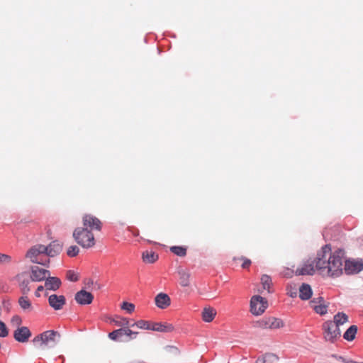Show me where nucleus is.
Wrapping results in <instances>:
<instances>
[{
	"mask_svg": "<svg viewBox=\"0 0 363 363\" xmlns=\"http://www.w3.org/2000/svg\"><path fill=\"white\" fill-rule=\"evenodd\" d=\"M157 325V323L150 322V326H149L150 328L148 330H152V331H156Z\"/></svg>",
	"mask_w": 363,
	"mask_h": 363,
	"instance_id": "37998d69",
	"label": "nucleus"
},
{
	"mask_svg": "<svg viewBox=\"0 0 363 363\" xmlns=\"http://www.w3.org/2000/svg\"><path fill=\"white\" fill-rule=\"evenodd\" d=\"M50 275V271L40 268L38 266H33L30 268V279L33 281L45 280Z\"/></svg>",
	"mask_w": 363,
	"mask_h": 363,
	"instance_id": "1a4fd4ad",
	"label": "nucleus"
},
{
	"mask_svg": "<svg viewBox=\"0 0 363 363\" xmlns=\"http://www.w3.org/2000/svg\"><path fill=\"white\" fill-rule=\"evenodd\" d=\"M67 277L68 280L71 281H77L78 280L77 274L73 271H68L67 273Z\"/></svg>",
	"mask_w": 363,
	"mask_h": 363,
	"instance_id": "4c0bfd02",
	"label": "nucleus"
},
{
	"mask_svg": "<svg viewBox=\"0 0 363 363\" xmlns=\"http://www.w3.org/2000/svg\"><path fill=\"white\" fill-rule=\"evenodd\" d=\"M345 272L347 274H357L363 269L362 260H345Z\"/></svg>",
	"mask_w": 363,
	"mask_h": 363,
	"instance_id": "6e6552de",
	"label": "nucleus"
},
{
	"mask_svg": "<svg viewBox=\"0 0 363 363\" xmlns=\"http://www.w3.org/2000/svg\"><path fill=\"white\" fill-rule=\"evenodd\" d=\"M174 330L172 324L168 323H157L156 331L160 333H171Z\"/></svg>",
	"mask_w": 363,
	"mask_h": 363,
	"instance_id": "393cba45",
	"label": "nucleus"
},
{
	"mask_svg": "<svg viewBox=\"0 0 363 363\" xmlns=\"http://www.w3.org/2000/svg\"><path fill=\"white\" fill-rule=\"evenodd\" d=\"M156 306L161 309L167 308L171 303L169 296L164 293L158 294L155 298Z\"/></svg>",
	"mask_w": 363,
	"mask_h": 363,
	"instance_id": "f3484780",
	"label": "nucleus"
},
{
	"mask_svg": "<svg viewBox=\"0 0 363 363\" xmlns=\"http://www.w3.org/2000/svg\"><path fill=\"white\" fill-rule=\"evenodd\" d=\"M312 289L309 284H302L299 288V297L302 300H308L312 296Z\"/></svg>",
	"mask_w": 363,
	"mask_h": 363,
	"instance_id": "6ab92c4d",
	"label": "nucleus"
},
{
	"mask_svg": "<svg viewBox=\"0 0 363 363\" xmlns=\"http://www.w3.org/2000/svg\"><path fill=\"white\" fill-rule=\"evenodd\" d=\"M45 245L38 244L31 247L26 252V257L35 264L48 266L50 259L46 257Z\"/></svg>",
	"mask_w": 363,
	"mask_h": 363,
	"instance_id": "7ed1b4c3",
	"label": "nucleus"
},
{
	"mask_svg": "<svg viewBox=\"0 0 363 363\" xmlns=\"http://www.w3.org/2000/svg\"><path fill=\"white\" fill-rule=\"evenodd\" d=\"M180 284L182 286H188L189 285V277L190 274L189 272L184 270H180L179 272Z\"/></svg>",
	"mask_w": 363,
	"mask_h": 363,
	"instance_id": "bb28decb",
	"label": "nucleus"
},
{
	"mask_svg": "<svg viewBox=\"0 0 363 363\" xmlns=\"http://www.w3.org/2000/svg\"><path fill=\"white\" fill-rule=\"evenodd\" d=\"M357 332V326L352 325L345 331L343 335V337L347 341H352L355 338Z\"/></svg>",
	"mask_w": 363,
	"mask_h": 363,
	"instance_id": "b1692460",
	"label": "nucleus"
},
{
	"mask_svg": "<svg viewBox=\"0 0 363 363\" xmlns=\"http://www.w3.org/2000/svg\"><path fill=\"white\" fill-rule=\"evenodd\" d=\"M83 224L84 228H89L90 230H101V221L96 217H94L90 215H86L83 217Z\"/></svg>",
	"mask_w": 363,
	"mask_h": 363,
	"instance_id": "9b49d317",
	"label": "nucleus"
},
{
	"mask_svg": "<svg viewBox=\"0 0 363 363\" xmlns=\"http://www.w3.org/2000/svg\"><path fill=\"white\" fill-rule=\"evenodd\" d=\"M279 357L272 353H267L259 357L255 363H277Z\"/></svg>",
	"mask_w": 363,
	"mask_h": 363,
	"instance_id": "aec40b11",
	"label": "nucleus"
},
{
	"mask_svg": "<svg viewBox=\"0 0 363 363\" xmlns=\"http://www.w3.org/2000/svg\"><path fill=\"white\" fill-rule=\"evenodd\" d=\"M347 363H363V362H357L353 361L352 359H349V361L347 362Z\"/></svg>",
	"mask_w": 363,
	"mask_h": 363,
	"instance_id": "49530a36",
	"label": "nucleus"
},
{
	"mask_svg": "<svg viewBox=\"0 0 363 363\" xmlns=\"http://www.w3.org/2000/svg\"><path fill=\"white\" fill-rule=\"evenodd\" d=\"M138 334V332L133 331L128 327L125 335L129 337V340H133L136 338Z\"/></svg>",
	"mask_w": 363,
	"mask_h": 363,
	"instance_id": "ea45409f",
	"label": "nucleus"
},
{
	"mask_svg": "<svg viewBox=\"0 0 363 363\" xmlns=\"http://www.w3.org/2000/svg\"><path fill=\"white\" fill-rule=\"evenodd\" d=\"M113 322L116 325L121 326V327H125V326L130 327V325H131L129 323V320L125 318H120L119 320H113Z\"/></svg>",
	"mask_w": 363,
	"mask_h": 363,
	"instance_id": "72a5a7b5",
	"label": "nucleus"
},
{
	"mask_svg": "<svg viewBox=\"0 0 363 363\" xmlns=\"http://www.w3.org/2000/svg\"><path fill=\"white\" fill-rule=\"evenodd\" d=\"M45 281V288L46 290L56 291L61 285V281L59 278L50 277V275Z\"/></svg>",
	"mask_w": 363,
	"mask_h": 363,
	"instance_id": "a211bd4d",
	"label": "nucleus"
},
{
	"mask_svg": "<svg viewBox=\"0 0 363 363\" xmlns=\"http://www.w3.org/2000/svg\"><path fill=\"white\" fill-rule=\"evenodd\" d=\"M331 357L335 358V359H337V360H340V361L343 362L344 363H347V362L349 361V359H346V358H345V357H343L342 356H339L337 354H332Z\"/></svg>",
	"mask_w": 363,
	"mask_h": 363,
	"instance_id": "a19ab883",
	"label": "nucleus"
},
{
	"mask_svg": "<svg viewBox=\"0 0 363 363\" xmlns=\"http://www.w3.org/2000/svg\"><path fill=\"white\" fill-rule=\"evenodd\" d=\"M135 326L139 329L148 330L150 328V322L144 320H140L130 325V327L132 328Z\"/></svg>",
	"mask_w": 363,
	"mask_h": 363,
	"instance_id": "cd10ccee",
	"label": "nucleus"
},
{
	"mask_svg": "<svg viewBox=\"0 0 363 363\" xmlns=\"http://www.w3.org/2000/svg\"><path fill=\"white\" fill-rule=\"evenodd\" d=\"M345 251L337 249L333 252L329 245L323 246L315 259V268L324 275L339 277L343 270Z\"/></svg>",
	"mask_w": 363,
	"mask_h": 363,
	"instance_id": "f257e3e1",
	"label": "nucleus"
},
{
	"mask_svg": "<svg viewBox=\"0 0 363 363\" xmlns=\"http://www.w3.org/2000/svg\"><path fill=\"white\" fill-rule=\"evenodd\" d=\"M73 238L84 248H90L95 245L94 236L87 228H76L73 232Z\"/></svg>",
	"mask_w": 363,
	"mask_h": 363,
	"instance_id": "20e7f679",
	"label": "nucleus"
},
{
	"mask_svg": "<svg viewBox=\"0 0 363 363\" xmlns=\"http://www.w3.org/2000/svg\"><path fill=\"white\" fill-rule=\"evenodd\" d=\"M46 257H53L59 255L62 250V246L56 241L52 242L50 245L45 246Z\"/></svg>",
	"mask_w": 363,
	"mask_h": 363,
	"instance_id": "dca6fc26",
	"label": "nucleus"
},
{
	"mask_svg": "<svg viewBox=\"0 0 363 363\" xmlns=\"http://www.w3.org/2000/svg\"><path fill=\"white\" fill-rule=\"evenodd\" d=\"M171 252H172L174 254L183 257L186 255V248L180 246H173L170 248Z\"/></svg>",
	"mask_w": 363,
	"mask_h": 363,
	"instance_id": "7c9ffc66",
	"label": "nucleus"
},
{
	"mask_svg": "<svg viewBox=\"0 0 363 363\" xmlns=\"http://www.w3.org/2000/svg\"><path fill=\"white\" fill-rule=\"evenodd\" d=\"M65 301V298L62 295L52 294L48 298L50 306L55 311L62 309Z\"/></svg>",
	"mask_w": 363,
	"mask_h": 363,
	"instance_id": "f8f14e48",
	"label": "nucleus"
},
{
	"mask_svg": "<svg viewBox=\"0 0 363 363\" xmlns=\"http://www.w3.org/2000/svg\"><path fill=\"white\" fill-rule=\"evenodd\" d=\"M128 327V326H125L123 327L122 328L118 329L117 330H119V335H121V336L125 335Z\"/></svg>",
	"mask_w": 363,
	"mask_h": 363,
	"instance_id": "c03bdc74",
	"label": "nucleus"
},
{
	"mask_svg": "<svg viewBox=\"0 0 363 363\" xmlns=\"http://www.w3.org/2000/svg\"><path fill=\"white\" fill-rule=\"evenodd\" d=\"M93 298V295L85 290H81L75 295V300L80 305L90 304L92 302Z\"/></svg>",
	"mask_w": 363,
	"mask_h": 363,
	"instance_id": "ddd939ff",
	"label": "nucleus"
},
{
	"mask_svg": "<svg viewBox=\"0 0 363 363\" xmlns=\"http://www.w3.org/2000/svg\"><path fill=\"white\" fill-rule=\"evenodd\" d=\"M11 322L13 325H16L18 328L21 327L20 325L22 323V319L19 315H14L12 317Z\"/></svg>",
	"mask_w": 363,
	"mask_h": 363,
	"instance_id": "58836bf2",
	"label": "nucleus"
},
{
	"mask_svg": "<svg viewBox=\"0 0 363 363\" xmlns=\"http://www.w3.org/2000/svg\"><path fill=\"white\" fill-rule=\"evenodd\" d=\"M290 296H291V297H294V296H296V292H294V293H291V294H290Z\"/></svg>",
	"mask_w": 363,
	"mask_h": 363,
	"instance_id": "de8ad7c7",
	"label": "nucleus"
},
{
	"mask_svg": "<svg viewBox=\"0 0 363 363\" xmlns=\"http://www.w3.org/2000/svg\"><path fill=\"white\" fill-rule=\"evenodd\" d=\"M79 252V248L77 245H72L68 247L67 254L69 257H73L77 256Z\"/></svg>",
	"mask_w": 363,
	"mask_h": 363,
	"instance_id": "2f4dec72",
	"label": "nucleus"
},
{
	"mask_svg": "<svg viewBox=\"0 0 363 363\" xmlns=\"http://www.w3.org/2000/svg\"><path fill=\"white\" fill-rule=\"evenodd\" d=\"M9 335V330L6 328V325L5 323L0 320V337H6Z\"/></svg>",
	"mask_w": 363,
	"mask_h": 363,
	"instance_id": "c9c22d12",
	"label": "nucleus"
},
{
	"mask_svg": "<svg viewBox=\"0 0 363 363\" xmlns=\"http://www.w3.org/2000/svg\"><path fill=\"white\" fill-rule=\"evenodd\" d=\"M18 304L22 310L26 312H30L33 310L31 302L26 296H21L18 298Z\"/></svg>",
	"mask_w": 363,
	"mask_h": 363,
	"instance_id": "5701e85b",
	"label": "nucleus"
},
{
	"mask_svg": "<svg viewBox=\"0 0 363 363\" xmlns=\"http://www.w3.org/2000/svg\"><path fill=\"white\" fill-rule=\"evenodd\" d=\"M261 283L263 289L267 290L269 292L270 285L272 284L271 277L267 274H264L261 278Z\"/></svg>",
	"mask_w": 363,
	"mask_h": 363,
	"instance_id": "c756f323",
	"label": "nucleus"
},
{
	"mask_svg": "<svg viewBox=\"0 0 363 363\" xmlns=\"http://www.w3.org/2000/svg\"><path fill=\"white\" fill-rule=\"evenodd\" d=\"M29 281L23 280L20 283V288L22 294L26 295L30 291Z\"/></svg>",
	"mask_w": 363,
	"mask_h": 363,
	"instance_id": "473e14b6",
	"label": "nucleus"
},
{
	"mask_svg": "<svg viewBox=\"0 0 363 363\" xmlns=\"http://www.w3.org/2000/svg\"><path fill=\"white\" fill-rule=\"evenodd\" d=\"M315 272L314 263L308 260L296 270V275H312Z\"/></svg>",
	"mask_w": 363,
	"mask_h": 363,
	"instance_id": "2eb2a0df",
	"label": "nucleus"
},
{
	"mask_svg": "<svg viewBox=\"0 0 363 363\" xmlns=\"http://www.w3.org/2000/svg\"><path fill=\"white\" fill-rule=\"evenodd\" d=\"M12 262V257L11 256L0 252V265L2 266H7L11 264Z\"/></svg>",
	"mask_w": 363,
	"mask_h": 363,
	"instance_id": "c85d7f7f",
	"label": "nucleus"
},
{
	"mask_svg": "<svg viewBox=\"0 0 363 363\" xmlns=\"http://www.w3.org/2000/svg\"><path fill=\"white\" fill-rule=\"evenodd\" d=\"M31 332L28 327H18L13 332V337L18 342H26L31 337Z\"/></svg>",
	"mask_w": 363,
	"mask_h": 363,
	"instance_id": "9d476101",
	"label": "nucleus"
},
{
	"mask_svg": "<svg viewBox=\"0 0 363 363\" xmlns=\"http://www.w3.org/2000/svg\"><path fill=\"white\" fill-rule=\"evenodd\" d=\"M256 325L257 327L262 329L275 330L283 328L284 326V323L281 319L270 316L264 317L258 320L256 323Z\"/></svg>",
	"mask_w": 363,
	"mask_h": 363,
	"instance_id": "0eeeda50",
	"label": "nucleus"
},
{
	"mask_svg": "<svg viewBox=\"0 0 363 363\" xmlns=\"http://www.w3.org/2000/svg\"><path fill=\"white\" fill-rule=\"evenodd\" d=\"M45 286H39L38 288H37V290L35 292V296L37 297H40V292L43 291L45 289Z\"/></svg>",
	"mask_w": 363,
	"mask_h": 363,
	"instance_id": "79ce46f5",
	"label": "nucleus"
},
{
	"mask_svg": "<svg viewBox=\"0 0 363 363\" xmlns=\"http://www.w3.org/2000/svg\"><path fill=\"white\" fill-rule=\"evenodd\" d=\"M348 321V316L344 313H337L334 316V320L333 321L335 323L337 328L340 327V325H343L344 323H347Z\"/></svg>",
	"mask_w": 363,
	"mask_h": 363,
	"instance_id": "a878e982",
	"label": "nucleus"
},
{
	"mask_svg": "<svg viewBox=\"0 0 363 363\" xmlns=\"http://www.w3.org/2000/svg\"><path fill=\"white\" fill-rule=\"evenodd\" d=\"M60 339L61 335L58 331L50 330L36 335L32 342L35 347L45 350L55 347Z\"/></svg>",
	"mask_w": 363,
	"mask_h": 363,
	"instance_id": "f03ea898",
	"label": "nucleus"
},
{
	"mask_svg": "<svg viewBox=\"0 0 363 363\" xmlns=\"http://www.w3.org/2000/svg\"><path fill=\"white\" fill-rule=\"evenodd\" d=\"M119 330H115L113 332L110 333L108 334V337L114 341L120 340V337H121V335H119Z\"/></svg>",
	"mask_w": 363,
	"mask_h": 363,
	"instance_id": "e433bc0d",
	"label": "nucleus"
},
{
	"mask_svg": "<svg viewBox=\"0 0 363 363\" xmlns=\"http://www.w3.org/2000/svg\"><path fill=\"white\" fill-rule=\"evenodd\" d=\"M121 308L126 311L128 313H131L135 310V305L125 301L122 303Z\"/></svg>",
	"mask_w": 363,
	"mask_h": 363,
	"instance_id": "f704fd0d",
	"label": "nucleus"
},
{
	"mask_svg": "<svg viewBox=\"0 0 363 363\" xmlns=\"http://www.w3.org/2000/svg\"><path fill=\"white\" fill-rule=\"evenodd\" d=\"M323 302V297L315 298L311 301L312 308L317 313L321 315H325L328 311V306L325 305Z\"/></svg>",
	"mask_w": 363,
	"mask_h": 363,
	"instance_id": "4468645a",
	"label": "nucleus"
},
{
	"mask_svg": "<svg viewBox=\"0 0 363 363\" xmlns=\"http://www.w3.org/2000/svg\"><path fill=\"white\" fill-rule=\"evenodd\" d=\"M324 338L326 341L334 342L340 337V330L331 320L326 321L323 325Z\"/></svg>",
	"mask_w": 363,
	"mask_h": 363,
	"instance_id": "39448f33",
	"label": "nucleus"
},
{
	"mask_svg": "<svg viewBox=\"0 0 363 363\" xmlns=\"http://www.w3.org/2000/svg\"><path fill=\"white\" fill-rule=\"evenodd\" d=\"M216 315V311L213 308H205L202 311V318L206 323L211 322Z\"/></svg>",
	"mask_w": 363,
	"mask_h": 363,
	"instance_id": "4be33fe9",
	"label": "nucleus"
},
{
	"mask_svg": "<svg viewBox=\"0 0 363 363\" xmlns=\"http://www.w3.org/2000/svg\"><path fill=\"white\" fill-rule=\"evenodd\" d=\"M250 312L255 315H262L268 306L267 300L259 296L255 295L250 300Z\"/></svg>",
	"mask_w": 363,
	"mask_h": 363,
	"instance_id": "423d86ee",
	"label": "nucleus"
},
{
	"mask_svg": "<svg viewBox=\"0 0 363 363\" xmlns=\"http://www.w3.org/2000/svg\"><path fill=\"white\" fill-rule=\"evenodd\" d=\"M250 264H251V261L250 259H245L244 260V262L242 264V267L243 268H247V267H248L250 265Z\"/></svg>",
	"mask_w": 363,
	"mask_h": 363,
	"instance_id": "a18cd8bd",
	"label": "nucleus"
},
{
	"mask_svg": "<svg viewBox=\"0 0 363 363\" xmlns=\"http://www.w3.org/2000/svg\"><path fill=\"white\" fill-rule=\"evenodd\" d=\"M142 259L145 263L152 264L158 259V255L153 251H145L142 254Z\"/></svg>",
	"mask_w": 363,
	"mask_h": 363,
	"instance_id": "412c9836",
	"label": "nucleus"
}]
</instances>
